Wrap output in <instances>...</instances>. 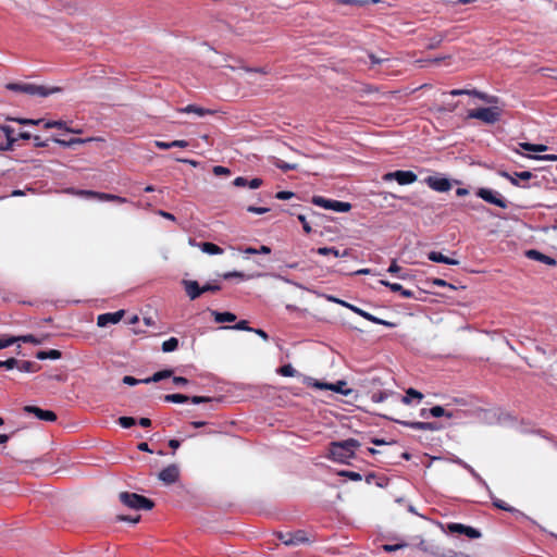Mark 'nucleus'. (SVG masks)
Wrapping results in <instances>:
<instances>
[{
  "label": "nucleus",
  "instance_id": "de8ad7c7",
  "mask_svg": "<svg viewBox=\"0 0 557 557\" xmlns=\"http://www.w3.org/2000/svg\"><path fill=\"white\" fill-rule=\"evenodd\" d=\"M18 364V360L15 358H9L4 361L0 360V368H5L7 370H12Z\"/></svg>",
  "mask_w": 557,
  "mask_h": 557
},
{
  "label": "nucleus",
  "instance_id": "c85d7f7f",
  "mask_svg": "<svg viewBox=\"0 0 557 557\" xmlns=\"http://www.w3.org/2000/svg\"><path fill=\"white\" fill-rule=\"evenodd\" d=\"M200 249L206 252V253H209V255H221L223 253V249L213 244V243H210V242H203L199 245Z\"/></svg>",
  "mask_w": 557,
  "mask_h": 557
},
{
  "label": "nucleus",
  "instance_id": "6e6d98bb",
  "mask_svg": "<svg viewBox=\"0 0 557 557\" xmlns=\"http://www.w3.org/2000/svg\"><path fill=\"white\" fill-rule=\"evenodd\" d=\"M431 284L434 285V286H440V287H449L451 289H456V287L454 285H451L450 283H447L445 280L443 278H433L431 281Z\"/></svg>",
  "mask_w": 557,
  "mask_h": 557
},
{
  "label": "nucleus",
  "instance_id": "4468645a",
  "mask_svg": "<svg viewBox=\"0 0 557 557\" xmlns=\"http://www.w3.org/2000/svg\"><path fill=\"white\" fill-rule=\"evenodd\" d=\"M449 95H451L454 97L468 95V96L479 98L486 103H496L497 102V98L495 96H488V95H486L482 91H479L476 89H451L449 91Z\"/></svg>",
  "mask_w": 557,
  "mask_h": 557
},
{
  "label": "nucleus",
  "instance_id": "0e129e2a",
  "mask_svg": "<svg viewBox=\"0 0 557 557\" xmlns=\"http://www.w3.org/2000/svg\"><path fill=\"white\" fill-rule=\"evenodd\" d=\"M188 146H189L188 141L183 140V139H176V140L171 141V148H186Z\"/></svg>",
  "mask_w": 557,
  "mask_h": 557
},
{
  "label": "nucleus",
  "instance_id": "a878e982",
  "mask_svg": "<svg viewBox=\"0 0 557 557\" xmlns=\"http://www.w3.org/2000/svg\"><path fill=\"white\" fill-rule=\"evenodd\" d=\"M44 127L45 128H59V129H64L69 133H76V134H79L81 131L78 129H73V128H70L66 126V123L63 122V121H46L45 124H44Z\"/></svg>",
  "mask_w": 557,
  "mask_h": 557
},
{
  "label": "nucleus",
  "instance_id": "aec40b11",
  "mask_svg": "<svg viewBox=\"0 0 557 557\" xmlns=\"http://www.w3.org/2000/svg\"><path fill=\"white\" fill-rule=\"evenodd\" d=\"M525 256L532 260H537V261H541V262H544L546 264H549V265H555L556 264V260L552 257H548L535 249H530V250H527L525 251Z\"/></svg>",
  "mask_w": 557,
  "mask_h": 557
},
{
  "label": "nucleus",
  "instance_id": "09e8293b",
  "mask_svg": "<svg viewBox=\"0 0 557 557\" xmlns=\"http://www.w3.org/2000/svg\"><path fill=\"white\" fill-rule=\"evenodd\" d=\"M136 423V420L133 417H121L119 418V424L122 428H131Z\"/></svg>",
  "mask_w": 557,
  "mask_h": 557
},
{
  "label": "nucleus",
  "instance_id": "a19ab883",
  "mask_svg": "<svg viewBox=\"0 0 557 557\" xmlns=\"http://www.w3.org/2000/svg\"><path fill=\"white\" fill-rule=\"evenodd\" d=\"M57 144L61 145V146H64V147H70V146H73L75 144H82V143H85V141H90L91 138H88V139H82V138H72L70 140H62V139H53Z\"/></svg>",
  "mask_w": 557,
  "mask_h": 557
},
{
  "label": "nucleus",
  "instance_id": "39448f33",
  "mask_svg": "<svg viewBox=\"0 0 557 557\" xmlns=\"http://www.w3.org/2000/svg\"><path fill=\"white\" fill-rule=\"evenodd\" d=\"M503 110L499 107L479 108L468 112V119L480 120L485 124H494L500 120Z\"/></svg>",
  "mask_w": 557,
  "mask_h": 557
},
{
  "label": "nucleus",
  "instance_id": "680f3d73",
  "mask_svg": "<svg viewBox=\"0 0 557 557\" xmlns=\"http://www.w3.org/2000/svg\"><path fill=\"white\" fill-rule=\"evenodd\" d=\"M247 211L251 212V213L263 214V213L268 212L269 209L268 208H263V207L249 206L247 208Z\"/></svg>",
  "mask_w": 557,
  "mask_h": 557
},
{
  "label": "nucleus",
  "instance_id": "8fccbe9b",
  "mask_svg": "<svg viewBox=\"0 0 557 557\" xmlns=\"http://www.w3.org/2000/svg\"><path fill=\"white\" fill-rule=\"evenodd\" d=\"M493 505H494L496 508L502 509V510H505V511H509V512L513 511V508H512V507H510L507 503H505L504 500L498 499V498H495V499L493 500Z\"/></svg>",
  "mask_w": 557,
  "mask_h": 557
},
{
  "label": "nucleus",
  "instance_id": "bf43d9fd",
  "mask_svg": "<svg viewBox=\"0 0 557 557\" xmlns=\"http://www.w3.org/2000/svg\"><path fill=\"white\" fill-rule=\"evenodd\" d=\"M263 184V181L259 177H255L250 181H248L247 186L251 189H257Z\"/></svg>",
  "mask_w": 557,
  "mask_h": 557
},
{
  "label": "nucleus",
  "instance_id": "473e14b6",
  "mask_svg": "<svg viewBox=\"0 0 557 557\" xmlns=\"http://www.w3.org/2000/svg\"><path fill=\"white\" fill-rule=\"evenodd\" d=\"M445 37H446V34H444V33L435 34L434 36L429 38L426 48L430 50L438 48L442 45V42L444 41Z\"/></svg>",
  "mask_w": 557,
  "mask_h": 557
},
{
  "label": "nucleus",
  "instance_id": "72a5a7b5",
  "mask_svg": "<svg viewBox=\"0 0 557 557\" xmlns=\"http://www.w3.org/2000/svg\"><path fill=\"white\" fill-rule=\"evenodd\" d=\"M317 253L321 255V256L333 255L336 258L344 257V256L348 255L347 251H344V253H341L338 251V249H336L335 247H320L317 249Z\"/></svg>",
  "mask_w": 557,
  "mask_h": 557
},
{
  "label": "nucleus",
  "instance_id": "603ef678",
  "mask_svg": "<svg viewBox=\"0 0 557 557\" xmlns=\"http://www.w3.org/2000/svg\"><path fill=\"white\" fill-rule=\"evenodd\" d=\"M117 520L131 522V523H137L140 520V516L139 515H137V516L120 515V516H117Z\"/></svg>",
  "mask_w": 557,
  "mask_h": 557
},
{
  "label": "nucleus",
  "instance_id": "393cba45",
  "mask_svg": "<svg viewBox=\"0 0 557 557\" xmlns=\"http://www.w3.org/2000/svg\"><path fill=\"white\" fill-rule=\"evenodd\" d=\"M62 357V352L58 349L40 350L36 354V358L39 360L52 359L57 360Z\"/></svg>",
  "mask_w": 557,
  "mask_h": 557
},
{
  "label": "nucleus",
  "instance_id": "2eb2a0df",
  "mask_svg": "<svg viewBox=\"0 0 557 557\" xmlns=\"http://www.w3.org/2000/svg\"><path fill=\"white\" fill-rule=\"evenodd\" d=\"M24 411L34 414L37 419L42 421L53 422L57 420V414L51 410H45L37 406L28 405L24 407Z\"/></svg>",
  "mask_w": 557,
  "mask_h": 557
},
{
  "label": "nucleus",
  "instance_id": "7c9ffc66",
  "mask_svg": "<svg viewBox=\"0 0 557 557\" xmlns=\"http://www.w3.org/2000/svg\"><path fill=\"white\" fill-rule=\"evenodd\" d=\"M212 314L214 315V321L216 323L234 322L236 320V315L232 312L213 311Z\"/></svg>",
  "mask_w": 557,
  "mask_h": 557
},
{
  "label": "nucleus",
  "instance_id": "423d86ee",
  "mask_svg": "<svg viewBox=\"0 0 557 557\" xmlns=\"http://www.w3.org/2000/svg\"><path fill=\"white\" fill-rule=\"evenodd\" d=\"M311 202L323 209L333 210L336 212H348L351 209V205L349 202L327 199L322 196H313Z\"/></svg>",
  "mask_w": 557,
  "mask_h": 557
},
{
  "label": "nucleus",
  "instance_id": "774afa93",
  "mask_svg": "<svg viewBox=\"0 0 557 557\" xmlns=\"http://www.w3.org/2000/svg\"><path fill=\"white\" fill-rule=\"evenodd\" d=\"M213 173L215 175H221V174L227 175V174L231 173V171L227 168H224V166H221V165H216V166L213 168Z\"/></svg>",
  "mask_w": 557,
  "mask_h": 557
},
{
  "label": "nucleus",
  "instance_id": "f257e3e1",
  "mask_svg": "<svg viewBox=\"0 0 557 557\" xmlns=\"http://www.w3.org/2000/svg\"><path fill=\"white\" fill-rule=\"evenodd\" d=\"M360 446V442L355 438L331 442L329 446V458L336 462L348 463V460L355 457V451Z\"/></svg>",
  "mask_w": 557,
  "mask_h": 557
},
{
  "label": "nucleus",
  "instance_id": "2f4dec72",
  "mask_svg": "<svg viewBox=\"0 0 557 557\" xmlns=\"http://www.w3.org/2000/svg\"><path fill=\"white\" fill-rule=\"evenodd\" d=\"M70 193L73 195L79 196V197L98 199V200L100 199V194H101L100 191L86 190V189H71Z\"/></svg>",
  "mask_w": 557,
  "mask_h": 557
},
{
  "label": "nucleus",
  "instance_id": "ea45409f",
  "mask_svg": "<svg viewBox=\"0 0 557 557\" xmlns=\"http://www.w3.org/2000/svg\"><path fill=\"white\" fill-rule=\"evenodd\" d=\"M16 343L15 336L3 334L0 335V350Z\"/></svg>",
  "mask_w": 557,
  "mask_h": 557
},
{
  "label": "nucleus",
  "instance_id": "c9c22d12",
  "mask_svg": "<svg viewBox=\"0 0 557 557\" xmlns=\"http://www.w3.org/2000/svg\"><path fill=\"white\" fill-rule=\"evenodd\" d=\"M15 339H16V343L22 342V343H30L34 345H40L44 342V338H38L32 334L15 336Z\"/></svg>",
  "mask_w": 557,
  "mask_h": 557
},
{
  "label": "nucleus",
  "instance_id": "e433bc0d",
  "mask_svg": "<svg viewBox=\"0 0 557 557\" xmlns=\"http://www.w3.org/2000/svg\"><path fill=\"white\" fill-rule=\"evenodd\" d=\"M178 347V339L176 337H171L162 343V350L164 352H172L176 350Z\"/></svg>",
  "mask_w": 557,
  "mask_h": 557
},
{
  "label": "nucleus",
  "instance_id": "7ed1b4c3",
  "mask_svg": "<svg viewBox=\"0 0 557 557\" xmlns=\"http://www.w3.org/2000/svg\"><path fill=\"white\" fill-rule=\"evenodd\" d=\"M397 410L394 408H387L385 412L380 413L381 417L394 421L398 424L411 428L419 431H436L440 429L436 422H420V421H405L397 417Z\"/></svg>",
  "mask_w": 557,
  "mask_h": 557
},
{
  "label": "nucleus",
  "instance_id": "4c0bfd02",
  "mask_svg": "<svg viewBox=\"0 0 557 557\" xmlns=\"http://www.w3.org/2000/svg\"><path fill=\"white\" fill-rule=\"evenodd\" d=\"M430 414L435 418H440L446 416L447 418H451L453 413L447 412L442 406H434L429 410Z\"/></svg>",
  "mask_w": 557,
  "mask_h": 557
},
{
  "label": "nucleus",
  "instance_id": "6ab92c4d",
  "mask_svg": "<svg viewBox=\"0 0 557 557\" xmlns=\"http://www.w3.org/2000/svg\"><path fill=\"white\" fill-rule=\"evenodd\" d=\"M185 292L191 300L197 299L202 294V287L197 281H183Z\"/></svg>",
  "mask_w": 557,
  "mask_h": 557
},
{
  "label": "nucleus",
  "instance_id": "ddd939ff",
  "mask_svg": "<svg viewBox=\"0 0 557 557\" xmlns=\"http://www.w3.org/2000/svg\"><path fill=\"white\" fill-rule=\"evenodd\" d=\"M446 529L449 533L465 534L469 539H479L481 536V532L479 530L461 523H447Z\"/></svg>",
  "mask_w": 557,
  "mask_h": 557
},
{
  "label": "nucleus",
  "instance_id": "49530a36",
  "mask_svg": "<svg viewBox=\"0 0 557 557\" xmlns=\"http://www.w3.org/2000/svg\"><path fill=\"white\" fill-rule=\"evenodd\" d=\"M338 475L346 476V478L350 479L351 481H361V479H362L360 473L354 472V471H346V470L338 472Z\"/></svg>",
  "mask_w": 557,
  "mask_h": 557
},
{
  "label": "nucleus",
  "instance_id": "052dcab7",
  "mask_svg": "<svg viewBox=\"0 0 557 557\" xmlns=\"http://www.w3.org/2000/svg\"><path fill=\"white\" fill-rule=\"evenodd\" d=\"M292 197H294V193L287 190L278 191L275 195V198L280 200H287L290 199Z\"/></svg>",
  "mask_w": 557,
  "mask_h": 557
},
{
  "label": "nucleus",
  "instance_id": "cd10ccee",
  "mask_svg": "<svg viewBox=\"0 0 557 557\" xmlns=\"http://www.w3.org/2000/svg\"><path fill=\"white\" fill-rule=\"evenodd\" d=\"M172 373H173V371L169 370V369L162 370V371H158L152 376L144 379L143 383L149 384V383H152V382H159L161 380L170 377L172 375Z\"/></svg>",
  "mask_w": 557,
  "mask_h": 557
},
{
  "label": "nucleus",
  "instance_id": "0eeeda50",
  "mask_svg": "<svg viewBox=\"0 0 557 557\" xmlns=\"http://www.w3.org/2000/svg\"><path fill=\"white\" fill-rule=\"evenodd\" d=\"M388 398L392 399V404H394V405H399V404L409 405L411 403V398L407 394L400 395L393 391H379V392H373L371 394V400L373 403H383Z\"/></svg>",
  "mask_w": 557,
  "mask_h": 557
},
{
  "label": "nucleus",
  "instance_id": "20e7f679",
  "mask_svg": "<svg viewBox=\"0 0 557 557\" xmlns=\"http://www.w3.org/2000/svg\"><path fill=\"white\" fill-rule=\"evenodd\" d=\"M119 499L124 506L135 510H151L154 507L150 498L136 493L121 492Z\"/></svg>",
  "mask_w": 557,
  "mask_h": 557
},
{
  "label": "nucleus",
  "instance_id": "37998d69",
  "mask_svg": "<svg viewBox=\"0 0 557 557\" xmlns=\"http://www.w3.org/2000/svg\"><path fill=\"white\" fill-rule=\"evenodd\" d=\"M277 372L283 376H294L296 374V370L292 364H285L280 367Z\"/></svg>",
  "mask_w": 557,
  "mask_h": 557
},
{
  "label": "nucleus",
  "instance_id": "864d4df0",
  "mask_svg": "<svg viewBox=\"0 0 557 557\" xmlns=\"http://www.w3.org/2000/svg\"><path fill=\"white\" fill-rule=\"evenodd\" d=\"M297 218L302 225L304 232L306 234H310L312 232V228H311L310 224L308 223L306 216L304 214H298Z\"/></svg>",
  "mask_w": 557,
  "mask_h": 557
},
{
  "label": "nucleus",
  "instance_id": "f3484780",
  "mask_svg": "<svg viewBox=\"0 0 557 557\" xmlns=\"http://www.w3.org/2000/svg\"><path fill=\"white\" fill-rule=\"evenodd\" d=\"M124 310L99 314L97 318V325L100 327H106L109 324H116L122 320Z\"/></svg>",
  "mask_w": 557,
  "mask_h": 557
},
{
  "label": "nucleus",
  "instance_id": "f8f14e48",
  "mask_svg": "<svg viewBox=\"0 0 557 557\" xmlns=\"http://www.w3.org/2000/svg\"><path fill=\"white\" fill-rule=\"evenodd\" d=\"M476 195H478V197H480L481 199H483L484 201H486L488 203L495 205L502 209L507 208L506 199L497 191H494L488 188H480L476 191Z\"/></svg>",
  "mask_w": 557,
  "mask_h": 557
},
{
  "label": "nucleus",
  "instance_id": "a18cd8bd",
  "mask_svg": "<svg viewBox=\"0 0 557 557\" xmlns=\"http://www.w3.org/2000/svg\"><path fill=\"white\" fill-rule=\"evenodd\" d=\"M338 4H351V5H358L363 7L370 2V0H334Z\"/></svg>",
  "mask_w": 557,
  "mask_h": 557
},
{
  "label": "nucleus",
  "instance_id": "f704fd0d",
  "mask_svg": "<svg viewBox=\"0 0 557 557\" xmlns=\"http://www.w3.org/2000/svg\"><path fill=\"white\" fill-rule=\"evenodd\" d=\"M99 200H101V201H112V202H116V203H120V205L127 202V199L124 198V197H121V196H117V195H113V194H107V193H101Z\"/></svg>",
  "mask_w": 557,
  "mask_h": 557
},
{
  "label": "nucleus",
  "instance_id": "dca6fc26",
  "mask_svg": "<svg viewBox=\"0 0 557 557\" xmlns=\"http://www.w3.org/2000/svg\"><path fill=\"white\" fill-rule=\"evenodd\" d=\"M426 185L436 191H448L451 188V184L448 178L440 176H428L425 178Z\"/></svg>",
  "mask_w": 557,
  "mask_h": 557
},
{
  "label": "nucleus",
  "instance_id": "a211bd4d",
  "mask_svg": "<svg viewBox=\"0 0 557 557\" xmlns=\"http://www.w3.org/2000/svg\"><path fill=\"white\" fill-rule=\"evenodd\" d=\"M180 478V469L176 465L165 467L160 473L159 479L165 484H173Z\"/></svg>",
  "mask_w": 557,
  "mask_h": 557
},
{
  "label": "nucleus",
  "instance_id": "5701e85b",
  "mask_svg": "<svg viewBox=\"0 0 557 557\" xmlns=\"http://www.w3.org/2000/svg\"><path fill=\"white\" fill-rule=\"evenodd\" d=\"M178 112H181V113H195V114H197L199 116H203L206 114H213L214 113L212 110L205 109V108L198 107L196 104H188V106H186L184 108H180Z\"/></svg>",
  "mask_w": 557,
  "mask_h": 557
},
{
  "label": "nucleus",
  "instance_id": "3c124183",
  "mask_svg": "<svg viewBox=\"0 0 557 557\" xmlns=\"http://www.w3.org/2000/svg\"><path fill=\"white\" fill-rule=\"evenodd\" d=\"M275 165L284 172H287L290 170H296V168H297L296 164H290V163L284 162L282 160L276 161Z\"/></svg>",
  "mask_w": 557,
  "mask_h": 557
},
{
  "label": "nucleus",
  "instance_id": "4be33fe9",
  "mask_svg": "<svg viewBox=\"0 0 557 557\" xmlns=\"http://www.w3.org/2000/svg\"><path fill=\"white\" fill-rule=\"evenodd\" d=\"M428 258L433 262H440L450 265H457L459 264V261L449 257L444 256L443 253L438 251H431L428 255Z\"/></svg>",
  "mask_w": 557,
  "mask_h": 557
},
{
  "label": "nucleus",
  "instance_id": "13d9d810",
  "mask_svg": "<svg viewBox=\"0 0 557 557\" xmlns=\"http://www.w3.org/2000/svg\"><path fill=\"white\" fill-rule=\"evenodd\" d=\"M123 383L124 384H127V385H131V386H134V385H137L138 383H143V380H138L134 376H131V375H125L123 377Z\"/></svg>",
  "mask_w": 557,
  "mask_h": 557
},
{
  "label": "nucleus",
  "instance_id": "bb28decb",
  "mask_svg": "<svg viewBox=\"0 0 557 557\" xmlns=\"http://www.w3.org/2000/svg\"><path fill=\"white\" fill-rule=\"evenodd\" d=\"M346 385V382L338 381L336 384H326L317 382L315 386L321 389H331L337 393L347 394L348 392L344 391L343 387Z\"/></svg>",
  "mask_w": 557,
  "mask_h": 557
},
{
  "label": "nucleus",
  "instance_id": "5fc2aeb1",
  "mask_svg": "<svg viewBox=\"0 0 557 557\" xmlns=\"http://www.w3.org/2000/svg\"><path fill=\"white\" fill-rule=\"evenodd\" d=\"M201 287H202V293H206V292L216 293V292L221 290V288H222V286L220 284H211V283H207Z\"/></svg>",
  "mask_w": 557,
  "mask_h": 557
},
{
  "label": "nucleus",
  "instance_id": "f03ea898",
  "mask_svg": "<svg viewBox=\"0 0 557 557\" xmlns=\"http://www.w3.org/2000/svg\"><path fill=\"white\" fill-rule=\"evenodd\" d=\"M5 88L8 90L14 91V92H21L26 94L29 96H37V97H48L52 94L60 92V87H52L47 88L41 85L30 84V83H8L5 85Z\"/></svg>",
  "mask_w": 557,
  "mask_h": 557
},
{
  "label": "nucleus",
  "instance_id": "338daca9",
  "mask_svg": "<svg viewBox=\"0 0 557 557\" xmlns=\"http://www.w3.org/2000/svg\"><path fill=\"white\" fill-rule=\"evenodd\" d=\"M233 184L237 187H246L248 184V180L243 176H238L234 180Z\"/></svg>",
  "mask_w": 557,
  "mask_h": 557
},
{
  "label": "nucleus",
  "instance_id": "6e6552de",
  "mask_svg": "<svg viewBox=\"0 0 557 557\" xmlns=\"http://www.w3.org/2000/svg\"><path fill=\"white\" fill-rule=\"evenodd\" d=\"M276 537L286 546H297L310 542L305 530H297L295 532H277Z\"/></svg>",
  "mask_w": 557,
  "mask_h": 557
},
{
  "label": "nucleus",
  "instance_id": "58836bf2",
  "mask_svg": "<svg viewBox=\"0 0 557 557\" xmlns=\"http://www.w3.org/2000/svg\"><path fill=\"white\" fill-rule=\"evenodd\" d=\"M519 146L523 150L533 151V152H542L547 149V147L544 145H534V144H529V143H521Z\"/></svg>",
  "mask_w": 557,
  "mask_h": 557
},
{
  "label": "nucleus",
  "instance_id": "b1692460",
  "mask_svg": "<svg viewBox=\"0 0 557 557\" xmlns=\"http://www.w3.org/2000/svg\"><path fill=\"white\" fill-rule=\"evenodd\" d=\"M0 131H2L7 138V145L3 149L11 150L13 148L14 143L17 138L14 136V128L9 125H1Z\"/></svg>",
  "mask_w": 557,
  "mask_h": 557
},
{
  "label": "nucleus",
  "instance_id": "9d476101",
  "mask_svg": "<svg viewBox=\"0 0 557 557\" xmlns=\"http://www.w3.org/2000/svg\"><path fill=\"white\" fill-rule=\"evenodd\" d=\"M382 178L385 182L396 181L399 185H409L414 183L418 176L412 171L397 170L395 172L385 173Z\"/></svg>",
  "mask_w": 557,
  "mask_h": 557
},
{
  "label": "nucleus",
  "instance_id": "c03bdc74",
  "mask_svg": "<svg viewBox=\"0 0 557 557\" xmlns=\"http://www.w3.org/2000/svg\"><path fill=\"white\" fill-rule=\"evenodd\" d=\"M222 277L224 280H230V278H233V277H237V278H240V280H248V278H250L249 275H246L243 272H238V271H232V272L223 273Z\"/></svg>",
  "mask_w": 557,
  "mask_h": 557
},
{
  "label": "nucleus",
  "instance_id": "e2e57ef3",
  "mask_svg": "<svg viewBox=\"0 0 557 557\" xmlns=\"http://www.w3.org/2000/svg\"><path fill=\"white\" fill-rule=\"evenodd\" d=\"M407 395L410 397V398H416L418 400H421L423 398V394L420 393L419 391L414 389V388H409L407 389Z\"/></svg>",
  "mask_w": 557,
  "mask_h": 557
},
{
  "label": "nucleus",
  "instance_id": "69168bd1",
  "mask_svg": "<svg viewBox=\"0 0 557 557\" xmlns=\"http://www.w3.org/2000/svg\"><path fill=\"white\" fill-rule=\"evenodd\" d=\"M35 147H47L48 140H42L40 136H32Z\"/></svg>",
  "mask_w": 557,
  "mask_h": 557
},
{
  "label": "nucleus",
  "instance_id": "79ce46f5",
  "mask_svg": "<svg viewBox=\"0 0 557 557\" xmlns=\"http://www.w3.org/2000/svg\"><path fill=\"white\" fill-rule=\"evenodd\" d=\"M12 121H15L22 125H40V124H45V120L44 119H11Z\"/></svg>",
  "mask_w": 557,
  "mask_h": 557
},
{
  "label": "nucleus",
  "instance_id": "9b49d317",
  "mask_svg": "<svg viewBox=\"0 0 557 557\" xmlns=\"http://www.w3.org/2000/svg\"><path fill=\"white\" fill-rule=\"evenodd\" d=\"M335 302L337 304H341L342 306L344 307H347L349 308L351 311H354L355 313H357L358 315L362 317L363 319L372 322V323H375V324H381V325H385L387 327H394L395 326V323L393 322H389V321H385V320H382L377 317H374L373 314L354 306V305H350V304H347L343 300H338V299H335V298H332Z\"/></svg>",
  "mask_w": 557,
  "mask_h": 557
},
{
  "label": "nucleus",
  "instance_id": "412c9836",
  "mask_svg": "<svg viewBox=\"0 0 557 557\" xmlns=\"http://www.w3.org/2000/svg\"><path fill=\"white\" fill-rule=\"evenodd\" d=\"M381 284L388 287L392 292H398L404 298H416L414 293L409 289H405L400 284L398 283H391L388 281H381Z\"/></svg>",
  "mask_w": 557,
  "mask_h": 557
},
{
  "label": "nucleus",
  "instance_id": "4d7b16f0",
  "mask_svg": "<svg viewBox=\"0 0 557 557\" xmlns=\"http://www.w3.org/2000/svg\"><path fill=\"white\" fill-rule=\"evenodd\" d=\"M232 329L249 332L253 331V329L248 325V322L246 320H240L234 326H232Z\"/></svg>",
  "mask_w": 557,
  "mask_h": 557
},
{
  "label": "nucleus",
  "instance_id": "c756f323",
  "mask_svg": "<svg viewBox=\"0 0 557 557\" xmlns=\"http://www.w3.org/2000/svg\"><path fill=\"white\" fill-rule=\"evenodd\" d=\"M16 368L22 372H37L40 369V366L33 361H18Z\"/></svg>",
  "mask_w": 557,
  "mask_h": 557
},
{
  "label": "nucleus",
  "instance_id": "1a4fd4ad",
  "mask_svg": "<svg viewBox=\"0 0 557 557\" xmlns=\"http://www.w3.org/2000/svg\"><path fill=\"white\" fill-rule=\"evenodd\" d=\"M164 401L166 403H174V404H184L187 401H191L195 405L202 404V403H212L216 401L220 403V398H211L206 396H187L184 394H169L164 396Z\"/></svg>",
  "mask_w": 557,
  "mask_h": 557
}]
</instances>
